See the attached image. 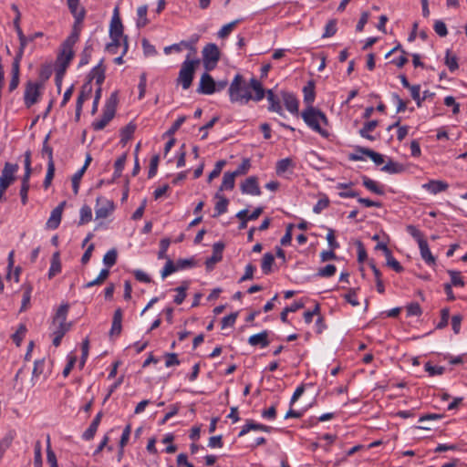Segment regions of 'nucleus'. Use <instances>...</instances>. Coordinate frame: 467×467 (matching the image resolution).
Masks as SVG:
<instances>
[{
    "label": "nucleus",
    "instance_id": "obj_18",
    "mask_svg": "<svg viewBox=\"0 0 467 467\" xmlns=\"http://www.w3.org/2000/svg\"><path fill=\"white\" fill-rule=\"evenodd\" d=\"M268 335L269 333L267 330H264L258 334L252 335L248 338V344L253 347L259 346L262 348H266L270 343L268 340Z\"/></svg>",
    "mask_w": 467,
    "mask_h": 467
},
{
    "label": "nucleus",
    "instance_id": "obj_35",
    "mask_svg": "<svg viewBox=\"0 0 467 467\" xmlns=\"http://www.w3.org/2000/svg\"><path fill=\"white\" fill-rule=\"evenodd\" d=\"M304 101L309 106H312L315 100V85L312 81H309L306 86L303 88Z\"/></svg>",
    "mask_w": 467,
    "mask_h": 467
},
{
    "label": "nucleus",
    "instance_id": "obj_44",
    "mask_svg": "<svg viewBox=\"0 0 467 467\" xmlns=\"http://www.w3.org/2000/svg\"><path fill=\"white\" fill-rule=\"evenodd\" d=\"M182 46L187 47V48L192 49V51H195V49L193 48L192 45L191 43L187 42V41H181L178 44H173L171 46L165 47L163 51H164V53L166 55L171 54V51L181 52Z\"/></svg>",
    "mask_w": 467,
    "mask_h": 467
},
{
    "label": "nucleus",
    "instance_id": "obj_23",
    "mask_svg": "<svg viewBox=\"0 0 467 467\" xmlns=\"http://www.w3.org/2000/svg\"><path fill=\"white\" fill-rule=\"evenodd\" d=\"M250 90H253L254 94H252V99L254 101H260L265 98V91L263 88L262 83L255 78L250 79Z\"/></svg>",
    "mask_w": 467,
    "mask_h": 467
},
{
    "label": "nucleus",
    "instance_id": "obj_12",
    "mask_svg": "<svg viewBox=\"0 0 467 467\" xmlns=\"http://www.w3.org/2000/svg\"><path fill=\"white\" fill-rule=\"evenodd\" d=\"M241 192L244 194H250L254 196L261 195V190L258 185V181L255 176H250L241 184Z\"/></svg>",
    "mask_w": 467,
    "mask_h": 467
},
{
    "label": "nucleus",
    "instance_id": "obj_36",
    "mask_svg": "<svg viewBox=\"0 0 467 467\" xmlns=\"http://www.w3.org/2000/svg\"><path fill=\"white\" fill-rule=\"evenodd\" d=\"M274 262H275V256L273 254L266 253L264 254V256L262 258V263H261V269L265 275H268L272 272V266H273Z\"/></svg>",
    "mask_w": 467,
    "mask_h": 467
},
{
    "label": "nucleus",
    "instance_id": "obj_10",
    "mask_svg": "<svg viewBox=\"0 0 467 467\" xmlns=\"http://www.w3.org/2000/svg\"><path fill=\"white\" fill-rule=\"evenodd\" d=\"M114 210V203L112 201L103 197L97 198V205L95 208V214L97 219L107 218Z\"/></svg>",
    "mask_w": 467,
    "mask_h": 467
},
{
    "label": "nucleus",
    "instance_id": "obj_17",
    "mask_svg": "<svg viewBox=\"0 0 467 467\" xmlns=\"http://www.w3.org/2000/svg\"><path fill=\"white\" fill-rule=\"evenodd\" d=\"M422 187L431 194H438L445 192L449 188V184L444 181L431 180L423 184Z\"/></svg>",
    "mask_w": 467,
    "mask_h": 467
},
{
    "label": "nucleus",
    "instance_id": "obj_31",
    "mask_svg": "<svg viewBox=\"0 0 467 467\" xmlns=\"http://www.w3.org/2000/svg\"><path fill=\"white\" fill-rule=\"evenodd\" d=\"M16 437L15 431H9L0 441V461L2 460L5 451L11 446Z\"/></svg>",
    "mask_w": 467,
    "mask_h": 467
},
{
    "label": "nucleus",
    "instance_id": "obj_29",
    "mask_svg": "<svg viewBox=\"0 0 467 467\" xmlns=\"http://www.w3.org/2000/svg\"><path fill=\"white\" fill-rule=\"evenodd\" d=\"M61 272V262L60 255L58 252L53 254L51 258V265L48 270V278L52 279L54 276L58 275Z\"/></svg>",
    "mask_w": 467,
    "mask_h": 467
},
{
    "label": "nucleus",
    "instance_id": "obj_47",
    "mask_svg": "<svg viewBox=\"0 0 467 467\" xmlns=\"http://www.w3.org/2000/svg\"><path fill=\"white\" fill-rule=\"evenodd\" d=\"M118 253L115 249L109 250L103 256V264L108 266H113L117 262Z\"/></svg>",
    "mask_w": 467,
    "mask_h": 467
},
{
    "label": "nucleus",
    "instance_id": "obj_46",
    "mask_svg": "<svg viewBox=\"0 0 467 467\" xmlns=\"http://www.w3.org/2000/svg\"><path fill=\"white\" fill-rule=\"evenodd\" d=\"M240 19H236L234 21H232L226 25H224L218 32V36L220 38H225L227 37L231 32L234 30V28L236 26L238 23H240Z\"/></svg>",
    "mask_w": 467,
    "mask_h": 467
},
{
    "label": "nucleus",
    "instance_id": "obj_27",
    "mask_svg": "<svg viewBox=\"0 0 467 467\" xmlns=\"http://www.w3.org/2000/svg\"><path fill=\"white\" fill-rule=\"evenodd\" d=\"M235 178L236 176L234 172H225L223 177L222 184L217 192L233 190L235 185Z\"/></svg>",
    "mask_w": 467,
    "mask_h": 467
},
{
    "label": "nucleus",
    "instance_id": "obj_32",
    "mask_svg": "<svg viewBox=\"0 0 467 467\" xmlns=\"http://www.w3.org/2000/svg\"><path fill=\"white\" fill-rule=\"evenodd\" d=\"M378 124V120L366 122L362 129L359 130V135L367 140H375V137L370 135L369 132L373 131L377 128Z\"/></svg>",
    "mask_w": 467,
    "mask_h": 467
},
{
    "label": "nucleus",
    "instance_id": "obj_50",
    "mask_svg": "<svg viewBox=\"0 0 467 467\" xmlns=\"http://www.w3.org/2000/svg\"><path fill=\"white\" fill-rule=\"evenodd\" d=\"M424 368L431 377L442 375L445 370L443 367L432 365L431 362L425 363Z\"/></svg>",
    "mask_w": 467,
    "mask_h": 467
},
{
    "label": "nucleus",
    "instance_id": "obj_54",
    "mask_svg": "<svg viewBox=\"0 0 467 467\" xmlns=\"http://www.w3.org/2000/svg\"><path fill=\"white\" fill-rule=\"evenodd\" d=\"M47 462L49 463L50 467H57V456L51 449L49 436L47 437Z\"/></svg>",
    "mask_w": 467,
    "mask_h": 467
},
{
    "label": "nucleus",
    "instance_id": "obj_38",
    "mask_svg": "<svg viewBox=\"0 0 467 467\" xmlns=\"http://www.w3.org/2000/svg\"><path fill=\"white\" fill-rule=\"evenodd\" d=\"M302 307H304V304L303 303H301V302H294L289 306H286V307H285L283 309V311L280 314V319L282 320V322L287 323L288 322V320H287L288 313L292 314L293 312H296L297 310H299Z\"/></svg>",
    "mask_w": 467,
    "mask_h": 467
},
{
    "label": "nucleus",
    "instance_id": "obj_7",
    "mask_svg": "<svg viewBox=\"0 0 467 467\" xmlns=\"http://www.w3.org/2000/svg\"><path fill=\"white\" fill-rule=\"evenodd\" d=\"M19 166L16 163L5 162L0 175V189L6 191L16 181V174Z\"/></svg>",
    "mask_w": 467,
    "mask_h": 467
},
{
    "label": "nucleus",
    "instance_id": "obj_57",
    "mask_svg": "<svg viewBox=\"0 0 467 467\" xmlns=\"http://www.w3.org/2000/svg\"><path fill=\"white\" fill-rule=\"evenodd\" d=\"M450 318V310L449 308L445 307L441 310V320L437 324L436 328L437 329H442L448 326Z\"/></svg>",
    "mask_w": 467,
    "mask_h": 467
},
{
    "label": "nucleus",
    "instance_id": "obj_60",
    "mask_svg": "<svg viewBox=\"0 0 467 467\" xmlns=\"http://www.w3.org/2000/svg\"><path fill=\"white\" fill-rule=\"evenodd\" d=\"M337 272V267L334 265H327L325 267L320 268L317 272V275L321 277L333 276Z\"/></svg>",
    "mask_w": 467,
    "mask_h": 467
},
{
    "label": "nucleus",
    "instance_id": "obj_39",
    "mask_svg": "<svg viewBox=\"0 0 467 467\" xmlns=\"http://www.w3.org/2000/svg\"><path fill=\"white\" fill-rule=\"evenodd\" d=\"M147 12H148V6L146 5H140L137 9V26L138 27H144L149 23V20L147 18Z\"/></svg>",
    "mask_w": 467,
    "mask_h": 467
},
{
    "label": "nucleus",
    "instance_id": "obj_30",
    "mask_svg": "<svg viewBox=\"0 0 467 467\" xmlns=\"http://www.w3.org/2000/svg\"><path fill=\"white\" fill-rule=\"evenodd\" d=\"M362 184L370 192L373 193L383 195L384 190L381 185H379L377 182L373 181L372 179L363 176L362 177Z\"/></svg>",
    "mask_w": 467,
    "mask_h": 467
},
{
    "label": "nucleus",
    "instance_id": "obj_59",
    "mask_svg": "<svg viewBox=\"0 0 467 467\" xmlns=\"http://www.w3.org/2000/svg\"><path fill=\"white\" fill-rule=\"evenodd\" d=\"M84 173V169H79L72 177V189L75 194L78 193L79 182Z\"/></svg>",
    "mask_w": 467,
    "mask_h": 467
},
{
    "label": "nucleus",
    "instance_id": "obj_11",
    "mask_svg": "<svg viewBox=\"0 0 467 467\" xmlns=\"http://www.w3.org/2000/svg\"><path fill=\"white\" fill-rule=\"evenodd\" d=\"M208 72L206 71L201 76L197 88V92L200 94L212 95L216 92L215 81Z\"/></svg>",
    "mask_w": 467,
    "mask_h": 467
},
{
    "label": "nucleus",
    "instance_id": "obj_64",
    "mask_svg": "<svg viewBox=\"0 0 467 467\" xmlns=\"http://www.w3.org/2000/svg\"><path fill=\"white\" fill-rule=\"evenodd\" d=\"M329 205V199L327 196L319 199L313 207V212L317 214L320 213L323 210L327 209Z\"/></svg>",
    "mask_w": 467,
    "mask_h": 467
},
{
    "label": "nucleus",
    "instance_id": "obj_37",
    "mask_svg": "<svg viewBox=\"0 0 467 467\" xmlns=\"http://www.w3.org/2000/svg\"><path fill=\"white\" fill-rule=\"evenodd\" d=\"M188 287H189V282L184 281V282H182V285L175 288V291L177 294L173 298V302L176 305H181L184 301V299L186 298V296H187L186 291H187Z\"/></svg>",
    "mask_w": 467,
    "mask_h": 467
},
{
    "label": "nucleus",
    "instance_id": "obj_63",
    "mask_svg": "<svg viewBox=\"0 0 467 467\" xmlns=\"http://www.w3.org/2000/svg\"><path fill=\"white\" fill-rule=\"evenodd\" d=\"M35 456H34V464L35 467H42V451H41V442L37 441L35 445Z\"/></svg>",
    "mask_w": 467,
    "mask_h": 467
},
{
    "label": "nucleus",
    "instance_id": "obj_22",
    "mask_svg": "<svg viewBox=\"0 0 467 467\" xmlns=\"http://www.w3.org/2000/svg\"><path fill=\"white\" fill-rule=\"evenodd\" d=\"M73 56V48L63 45L62 52L57 57L58 67L67 69Z\"/></svg>",
    "mask_w": 467,
    "mask_h": 467
},
{
    "label": "nucleus",
    "instance_id": "obj_25",
    "mask_svg": "<svg viewBox=\"0 0 467 467\" xmlns=\"http://www.w3.org/2000/svg\"><path fill=\"white\" fill-rule=\"evenodd\" d=\"M267 100L269 102L268 109L283 115V109L279 99L274 94L272 89L267 90Z\"/></svg>",
    "mask_w": 467,
    "mask_h": 467
},
{
    "label": "nucleus",
    "instance_id": "obj_49",
    "mask_svg": "<svg viewBox=\"0 0 467 467\" xmlns=\"http://www.w3.org/2000/svg\"><path fill=\"white\" fill-rule=\"evenodd\" d=\"M445 65L448 67L451 72H453L458 68L457 57L455 55H451L449 49L446 51Z\"/></svg>",
    "mask_w": 467,
    "mask_h": 467
},
{
    "label": "nucleus",
    "instance_id": "obj_28",
    "mask_svg": "<svg viewBox=\"0 0 467 467\" xmlns=\"http://www.w3.org/2000/svg\"><path fill=\"white\" fill-rule=\"evenodd\" d=\"M420 252L421 258L424 262L431 265L435 264V257L432 255L429 244L427 241H421V244H419Z\"/></svg>",
    "mask_w": 467,
    "mask_h": 467
},
{
    "label": "nucleus",
    "instance_id": "obj_19",
    "mask_svg": "<svg viewBox=\"0 0 467 467\" xmlns=\"http://www.w3.org/2000/svg\"><path fill=\"white\" fill-rule=\"evenodd\" d=\"M271 430H272V427H270V426L264 425L261 423H256L254 420H247V422L243 426L238 436L242 437V436L247 434L250 431H265V432H270Z\"/></svg>",
    "mask_w": 467,
    "mask_h": 467
},
{
    "label": "nucleus",
    "instance_id": "obj_1",
    "mask_svg": "<svg viewBox=\"0 0 467 467\" xmlns=\"http://www.w3.org/2000/svg\"><path fill=\"white\" fill-rule=\"evenodd\" d=\"M301 117L305 123L314 131L320 134L323 138L329 137V132L322 128V125H327L328 119L320 109L309 106L302 111Z\"/></svg>",
    "mask_w": 467,
    "mask_h": 467
},
{
    "label": "nucleus",
    "instance_id": "obj_34",
    "mask_svg": "<svg viewBox=\"0 0 467 467\" xmlns=\"http://www.w3.org/2000/svg\"><path fill=\"white\" fill-rule=\"evenodd\" d=\"M382 171L390 174L400 173L405 171L403 164L389 160L382 168Z\"/></svg>",
    "mask_w": 467,
    "mask_h": 467
},
{
    "label": "nucleus",
    "instance_id": "obj_21",
    "mask_svg": "<svg viewBox=\"0 0 467 467\" xmlns=\"http://www.w3.org/2000/svg\"><path fill=\"white\" fill-rule=\"evenodd\" d=\"M95 80L99 88L104 82L105 79V68L102 67V60L90 71L88 75V81Z\"/></svg>",
    "mask_w": 467,
    "mask_h": 467
},
{
    "label": "nucleus",
    "instance_id": "obj_16",
    "mask_svg": "<svg viewBox=\"0 0 467 467\" xmlns=\"http://www.w3.org/2000/svg\"><path fill=\"white\" fill-rule=\"evenodd\" d=\"M122 317L123 313L121 308H117L113 314L112 325L109 330L110 337H118L120 335L122 330Z\"/></svg>",
    "mask_w": 467,
    "mask_h": 467
},
{
    "label": "nucleus",
    "instance_id": "obj_42",
    "mask_svg": "<svg viewBox=\"0 0 467 467\" xmlns=\"http://www.w3.org/2000/svg\"><path fill=\"white\" fill-rule=\"evenodd\" d=\"M359 151L369 157L377 165H381L384 162L383 156L370 149L360 148Z\"/></svg>",
    "mask_w": 467,
    "mask_h": 467
},
{
    "label": "nucleus",
    "instance_id": "obj_62",
    "mask_svg": "<svg viewBox=\"0 0 467 467\" xmlns=\"http://www.w3.org/2000/svg\"><path fill=\"white\" fill-rule=\"evenodd\" d=\"M135 131V126L130 123L121 130V142L126 143L130 140Z\"/></svg>",
    "mask_w": 467,
    "mask_h": 467
},
{
    "label": "nucleus",
    "instance_id": "obj_40",
    "mask_svg": "<svg viewBox=\"0 0 467 467\" xmlns=\"http://www.w3.org/2000/svg\"><path fill=\"white\" fill-rule=\"evenodd\" d=\"M92 220V210L88 205H83L79 211L78 225H83Z\"/></svg>",
    "mask_w": 467,
    "mask_h": 467
},
{
    "label": "nucleus",
    "instance_id": "obj_15",
    "mask_svg": "<svg viewBox=\"0 0 467 467\" xmlns=\"http://www.w3.org/2000/svg\"><path fill=\"white\" fill-rule=\"evenodd\" d=\"M224 244L223 243H215L213 246V255L206 259L205 265L208 270H212L214 265L220 262L223 258V250Z\"/></svg>",
    "mask_w": 467,
    "mask_h": 467
},
{
    "label": "nucleus",
    "instance_id": "obj_5",
    "mask_svg": "<svg viewBox=\"0 0 467 467\" xmlns=\"http://www.w3.org/2000/svg\"><path fill=\"white\" fill-rule=\"evenodd\" d=\"M117 101V93H112L105 105L102 117L99 119L93 121L92 123V128L94 130H103L109 124V122L114 118Z\"/></svg>",
    "mask_w": 467,
    "mask_h": 467
},
{
    "label": "nucleus",
    "instance_id": "obj_24",
    "mask_svg": "<svg viewBox=\"0 0 467 467\" xmlns=\"http://www.w3.org/2000/svg\"><path fill=\"white\" fill-rule=\"evenodd\" d=\"M214 197L217 199V202L214 207L215 213L213 217H217L227 212L229 201L221 192H216Z\"/></svg>",
    "mask_w": 467,
    "mask_h": 467
},
{
    "label": "nucleus",
    "instance_id": "obj_52",
    "mask_svg": "<svg viewBox=\"0 0 467 467\" xmlns=\"http://www.w3.org/2000/svg\"><path fill=\"white\" fill-rule=\"evenodd\" d=\"M337 20L331 19L327 23L325 26V32L323 33L322 37L326 38L333 36L337 33Z\"/></svg>",
    "mask_w": 467,
    "mask_h": 467
},
{
    "label": "nucleus",
    "instance_id": "obj_26",
    "mask_svg": "<svg viewBox=\"0 0 467 467\" xmlns=\"http://www.w3.org/2000/svg\"><path fill=\"white\" fill-rule=\"evenodd\" d=\"M20 19H21V14H18L17 16H16V17L14 19V26H15V29H16V34L18 36L19 42H20L19 53H21V56H22L24 48L26 47L28 40L26 37V36L24 35V33H23V31H22L21 27H20Z\"/></svg>",
    "mask_w": 467,
    "mask_h": 467
},
{
    "label": "nucleus",
    "instance_id": "obj_6",
    "mask_svg": "<svg viewBox=\"0 0 467 467\" xmlns=\"http://www.w3.org/2000/svg\"><path fill=\"white\" fill-rule=\"evenodd\" d=\"M202 64L206 71H211L213 68H215L219 59H220V51L218 47L213 44L210 43L207 44L202 51Z\"/></svg>",
    "mask_w": 467,
    "mask_h": 467
},
{
    "label": "nucleus",
    "instance_id": "obj_58",
    "mask_svg": "<svg viewBox=\"0 0 467 467\" xmlns=\"http://www.w3.org/2000/svg\"><path fill=\"white\" fill-rule=\"evenodd\" d=\"M45 359H37L34 363V368L32 372V379L38 378L40 375L44 373L45 369Z\"/></svg>",
    "mask_w": 467,
    "mask_h": 467
},
{
    "label": "nucleus",
    "instance_id": "obj_13",
    "mask_svg": "<svg viewBox=\"0 0 467 467\" xmlns=\"http://www.w3.org/2000/svg\"><path fill=\"white\" fill-rule=\"evenodd\" d=\"M65 204L66 202H62L55 209H53L47 222V227L48 229L55 230L59 226Z\"/></svg>",
    "mask_w": 467,
    "mask_h": 467
},
{
    "label": "nucleus",
    "instance_id": "obj_33",
    "mask_svg": "<svg viewBox=\"0 0 467 467\" xmlns=\"http://www.w3.org/2000/svg\"><path fill=\"white\" fill-rule=\"evenodd\" d=\"M296 163L291 158H285L276 162L275 171L278 175L285 173L289 169H294Z\"/></svg>",
    "mask_w": 467,
    "mask_h": 467
},
{
    "label": "nucleus",
    "instance_id": "obj_3",
    "mask_svg": "<svg viewBox=\"0 0 467 467\" xmlns=\"http://www.w3.org/2000/svg\"><path fill=\"white\" fill-rule=\"evenodd\" d=\"M199 64L200 59H191L190 55H187L186 59L182 62L176 81L183 89H188L192 86L194 73Z\"/></svg>",
    "mask_w": 467,
    "mask_h": 467
},
{
    "label": "nucleus",
    "instance_id": "obj_61",
    "mask_svg": "<svg viewBox=\"0 0 467 467\" xmlns=\"http://www.w3.org/2000/svg\"><path fill=\"white\" fill-rule=\"evenodd\" d=\"M386 257L387 265L391 267L395 272L400 273L403 271V267L392 255V253L389 254Z\"/></svg>",
    "mask_w": 467,
    "mask_h": 467
},
{
    "label": "nucleus",
    "instance_id": "obj_48",
    "mask_svg": "<svg viewBox=\"0 0 467 467\" xmlns=\"http://www.w3.org/2000/svg\"><path fill=\"white\" fill-rule=\"evenodd\" d=\"M448 274L451 276L450 285H451V286H464V281L462 280V277L461 276V273L459 271L448 270Z\"/></svg>",
    "mask_w": 467,
    "mask_h": 467
},
{
    "label": "nucleus",
    "instance_id": "obj_43",
    "mask_svg": "<svg viewBox=\"0 0 467 467\" xmlns=\"http://www.w3.org/2000/svg\"><path fill=\"white\" fill-rule=\"evenodd\" d=\"M109 269H102L99 275L97 276V278H95L94 280L87 283L84 287L85 288H89V287H92L94 285H101L102 283H104V281L109 277Z\"/></svg>",
    "mask_w": 467,
    "mask_h": 467
},
{
    "label": "nucleus",
    "instance_id": "obj_41",
    "mask_svg": "<svg viewBox=\"0 0 467 467\" xmlns=\"http://www.w3.org/2000/svg\"><path fill=\"white\" fill-rule=\"evenodd\" d=\"M23 290H24V294H23V299H22V305H21V309L20 311H25L29 304H30V298H31V293H32V290H33V287L30 284H25L23 286H22Z\"/></svg>",
    "mask_w": 467,
    "mask_h": 467
},
{
    "label": "nucleus",
    "instance_id": "obj_9",
    "mask_svg": "<svg viewBox=\"0 0 467 467\" xmlns=\"http://www.w3.org/2000/svg\"><path fill=\"white\" fill-rule=\"evenodd\" d=\"M20 61L21 53L16 54L12 63L11 78L8 83V92H14L20 83Z\"/></svg>",
    "mask_w": 467,
    "mask_h": 467
},
{
    "label": "nucleus",
    "instance_id": "obj_2",
    "mask_svg": "<svg viewBox=\"0 0 467 467\" xmlns=\"http://www.w3.org/2000/svg\"><path fill=\"white\" fill-rule=\"evenodd\" d=\"M228 91L232 102L247 103L252 99L250 84L246 85L240 74L234 76Z\"/></svg>",
    "mask_w": 467,
    "mask_h": 467
},
{
    "label": "nucleus",
    "instance_id": "obj_8",
    "mask_svg": "<svg viewBox=\"0 0 467 467\" xmlns=\"http://www.w3.org/2000/svg\"><path fill=\"white\" fill-rule=\"evenodd\" d=\"M118 9H115V16L112 18L109 27V36L111 40L116 41L117 39H122L123 41V53L128 51V39L126 36H123V26L118 16Z\"/></svg>",
    "mask_w": 467,
    "mask_h": 467
},
{
    "label": "nucleus",
    "instance_id": "obj_55",
    "mask_svg": "<svg viewBox=\"0 0 467 467\" xmlns=\"http://www.w3.org/2000/svg\"><path fill=\"white\" fill-rule=\"evenodd\" d=\"M55 326V329L53 330V335L64 337L65 334L70 329V323H61L57 322Z\"/></svg>",
    "mask_w": 467,
    "mask_h": 467
},
{
    "label": "nucleus",
    "instance_id": "obj_4",
    "mask_svg": "<svg viewBox=\"0 0 467 467\" xmlns=\"http://www.w3.org/2000/svg\"><path fill=\"white\" fill-rule=\"evenodd\" d=\"M44 85L40 81L27 80L24 84L23 102L26 109L37 104L43 95Z\"/></svg>",
    "mask_w": 467,
    "mask_h": 467
},
{
    "label": "nucleus",
    "instance_id": "obj_45",
    "mask_svg": "<svg viewBox=\"0 0 467 467\" xmlns=\"http://www.w3.org/2000/svg\"><path fill=\"white\" fill-rule=\"evenodd\" d=\"M68 308H69V306L67 304L61 305L59 306V308L57 309L56 316L54 317V321H53L54 325H56L57 322L67 323V316Z\"/></svg>",
    "mask_w": 467,
    "mask_h": 467
},
{
    "label": "nucleus",
    "instance_id": "obj_53",
    "mask_svg": "<svg viewBox=\"0 0 467 467\" xmlns=\"http://www.w3.org/2000/svg\"><path fill=\"white\" fill-rule=\"evenodd\" d=\"M407 232L416 240L418 244H421V241H426L423 234L414 225H408Z\"/></svg>",
    "mask_w": 467,
    "mask_h": 467
},
{
    "label": "nucleus",
    "instance_id": "obj_20",
    "mask_svg": "<svg viewBox=\"0 0 467 467\" xmlns=\"http://www.w3.org/2000/svg\"><path fill=\"white\" fill-rule=\"evenodd\" d=\"M282 99L286 109L289 112L293 114L298 113V100L294 94L289 92H283Z\"/></svg>",
    "mask_w": 467,
    "mask_h": 467
},
{
    "label": "nucleus",
    "instance_id": "obj_56",
    "mask_svg": "<svg viewBox=\"0 0 467 467\" xmlns=\"http://www.w3.org/2000/svg\"><path fill=\"white\" fill-rule=\"evenodd\" d=\"M176 263L174 264L171 259L167 258V262L161 271L162 279L166 278L168 275H171L174 272H177Z\"/></svg>",
    "mask_w": 467,
    "mask_h": 467
},
{
    "label": "nucleus",
    "instance_id": "obj_51",
    "mask_svg": "<svg viewBox=\"0 0 467 467\" xmlns=\"http://www.w3.org/2000/svg\"><path fill=\"white\" fill-rule=\"evenodd\" d=\"M78 24L75 23L73 31L70 34V36L64 42V44H63L64 46L73 48V46L75 45V43L78 41V39L79 37V28L78 27Z\"/></svg>",
    "mask_w": 467,
    "mask_h": 467
},
{
    "label": "nucleus",
    "instance_id": "obj_14",
    "mask_svg": "<svg viewBox=\"0 0 467 467\" xmlns=\"http://www.w3.org/2000/svg\"><path fill=\"white\" fill-rule=\"evenodd\" d=\"M68 9L76 20V24H81L84 20L86 12L84 7L80 6L79 0H67Z\"/></svg>",
    "mask_w": 467,
    "mask_h": 467
}]
</instances>
